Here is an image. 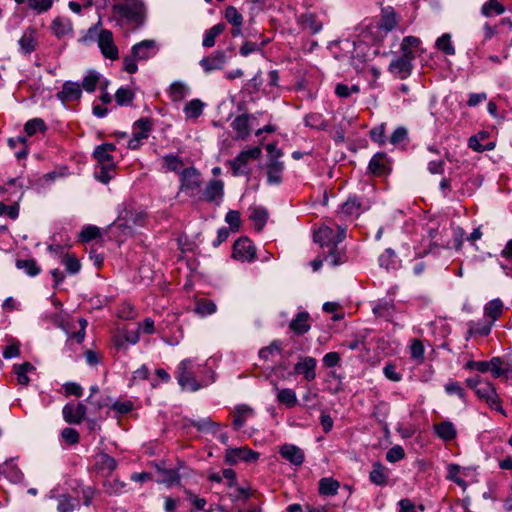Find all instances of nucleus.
Wrapping results in <instances>:
<instances>
[{"label":"nucleus","instance_id":"nucleus-1","mask_svg":"<svg viewBox=\"0 0 512 512\" xmlns=\"http://www.w3.org/2000/svg\"><path fill=\"white\" fill-rule=\"evenodd\" d=\"M345 237L346 228L342 226H337V231H334L331 227L322 225L315 232V242L319 243L321 247L330 248L325 259L331 266H337L345 262V255L337 249V245L342 242Z\"/></svg>","mask_w":512,"mask_h":512},{"label":"nucleus","instance_id":"nucleus-2","mask_svg":"<svg viewBox=\"0 0 512 512\" xmlns=\"http://www.w3.org/2000/svg\"><path fill=\"white\" fill-rule=\"evenodd\" d=\"M159 48L154 40H143L131 48V55H127L123 59L124 70L130 74L138 70L136 61H146L154 57Z\"/></svg>","mask_w":512,"mask_h":512},{"label":"nucleus","instance_id":"nucleus-3","mask_svg":"<svg viewBox=\"0 0 512 512\" xmlns=\"http://www.w3.org/2000/svg\"><path fill=\"white\" fill-rule=\"evenodd\" d=\"M112 11L119 21L141 25L145 17V7L141 0H122L112 6Z\"/></svg>","mask_w":512,"mask_h":512},{"label":"nucleus","instance_id":"nucleus-4","mask_svg":"<svg viewBox=\"0 0 512 512\" xmlns=\"http://www.w3.org/2000/svg\"><path fill=\"white\" fill-rule=\"evenodd\" d=\"M199 367L192 359H184L179 363L176 378L183 390L196 392L209 384V382L201 383L196 379V368Z\"/></svg>","mask_w":512,"mask_h":512},{"label":"nucleus","instance_id":"nucleus-5","mask_svg":"<svg viewBox=\"0 0 512 512\" xmlns=\"http://www.w3.org/2000/svg\"><path fill=\"white\" fill-rule=\"evenodd\" d=\"M88 36L90 38L96 37L98 47L105 58L110 60L118 59V48L115 45L113 34L110 30L99 29L98 26H94L88 30Z\"/></svg>","mask_w":512,"mask_h":512},{"label":"nucleus","instance_id":"nucleus-6","mask_svg":"<svg viewBox=\"0 0 512 512\" xmlns=\"http://www.w3.org/2000/svg\"><path fill=\"white\" fill-rule=\"evenodd\" d=\"M261 156L259 147H252L239 153L236 158L229 161L234 176L248 175L250 173L249 162Z\"/></svg>","mask_w":512,"mask_h":512},{"label":"nucleus","instance_id":"nucleus-7","mask_svg":"<svg viewBox=\"0 0 512 512\" xmlns=\"http://www.w3.org/2000/svg\"><path fill=\"white\" fill-rule=\"evenodd\" d=\"M258 458L259 453L248 449L247 447L227 448L225 453V461L232 465L237 464L240 461L252 463L257 461Z\"/></svg>","mask_w":512,"mask_h":512},{"label":"nucleus","instance_id":"nucleus-8","mask_svg":"<svg viewBox=\"0 0 512 512\" xmlns=\"http://www.w3.org/2000/svg\"><path fill=\"white\" fill-rule=\"evenodd\" d=\"M233 257L242 262H250L256 257V249L248 238H240L234 243Z\"/></svg>","mask_w":512,"mask_h":512},{"label":"nucleus","instance_id":"nucleus-9","mask_svg":"<svg viewBox=\"0 0 512 512\" xmlns=\"http://www.w3.org/2000/svg\"><path fill=\"white\" fill-rule=\"evenodd\" d=\"M87 407L82 403H67L63 409L62 414L64 420L69 424H80L86 416Z\"/></svg>","mask_w":512,"mask_h":512},{"label":"nucleus","instance_id":"nucleus-10","mask_svg":"<svg viewBox=\"0 0 512 512\" xmlns=\"http://www.w3.org/2000/svg\"><path fill=\"white\" fill-rule=\"evenodd\" d=\"M317 361L311 356H301L294 366V373L303 375L307 381H313L316 378Z\"/></svg>","mask_w":512,"mask_h":512},{"label":"nucleus","instance_id":"nucleus-11","mask_svg":"<svg viewBox=\"0 0 512 512\" xmlns=\"http://www.w3.org/2000/svg\"><path fill=\"white\" fill-rule=\"evenodd\" d=\"M227 61V55L225 51L217 50L212 53L210 56L203 58L200 61V66L206 73L212 72L214 70H220L224 67Z\"/></svg>","mask_w":512,"mask_h":512},{"label":"nucleus","instance_id":"nucleus-12","mask_svg":"<svg viewBox=\"0 0 512 512\" xmlns=\"http://www.w3.org/2000/svg\"><path fill=\"white\" fill-rule=\"evenodd\" d=\"M366 208L363 207L360 199L356 195H351L340 206L338 213L345 217H356L361 214Z\"/></svg>","mask_w":512,"mask_h":512},{"label":"nucleus","instance_id":"nucleus-13","mask_svg":"<svg viewBox=\"0 0 512 512\" xmlns=\"http://www.w3.org/2000/svg\"><path fill=\"white\" fill-rule=\"evenodd\" d=\"M181 189L194 191L201 185L200 175L194 168L184 169L180 176Z\"/></svg>","mask_w":512,"mask_h":512},{"label":"nucleus","instance_id":"nucleus-14","mask_svg":"<svg viewBox=\"0 0 512 512\" xmlns=\"http://www.w3.org/2000/svg\"><path fill=\"white\" fill-rule=\"evenodd\" d=\"M412 61L403 57L393 59L389 65L391 73L397 75L400 79H405L410 76L412 71Z\"/></svg>","mask_w":512,"mask_h":512},{"label":"nucleus","instance_id":"nucleus-15","mask_svg":"<svg viewBox=\"0 0 512 512\" xmlns=\"http://www.w3.org/2000/svg\"><path fill=\"white\" fill-rule=\"evenodd\" d=\"M115 149L116 147L112 143H105L96 147L93 155L99 166L115 165L114 158L111 154Z\"/></svg>","mask_w":512,"mask_h":512},{"label":"nucleus","instance_id":"nucleus-16","mask_svg":"<svg viewBox=\"0 0 512 512\" xmlns=\"http://www.w3.org/2000/svg\"><path fill=\"white\" fill-rule=\"evenodd\" d=\"M491 373L494 378H503L505 380L512 379V366L500 357L491 359Z\"/></svg>","mask_w":512,"mask_h":512},{"label":"nucleus","instance_id":"nucleus-17","mask_svg":"<svg viewBox=\"0 0 512 512\" xmlns=\"http://www.w3.org/2000/svg\"><path fill=\"white\" fill-rule=\"evenodd\" d=\"M279 453L293 465L299 466L304 462L303 451L295 445L285 444L281 446Z\"/></svg>","mask_w":512,"mask_h":512},{"label":"nucleus","instance_id":"nucleus-18","mask_svg":"<svg viewBox=\"0 0 512 512\" xmlns=\"http://www.w3.org/2000/svg\"><path fill=\"white\" fill-rule=\"evenodd\" d=\"M23 54H31L37 46V32L34 28H27L18 41Z\"/></svg>","mask_w":512,"mask_h":512},{"label":"nucleus","instance_id":"nucleus-19","mask_svg":"<svg viewBox=\"0 0 512 512\" xmlns=\"http://www.w3.org/2000/svg\"><path fill=\"white\" fill-rule=\"evenodd\" d=\"M369 171L376 176H381L389 171V161L384 153H376L368 165Z\"/></svg>","mask_w":512,"mask_h":512},{"label":"nucleus","instance_id":"nucleus-20","mask_svg":"<svg viewBox=\"0 0 512 512\" xmlns=\"http://www.w3.org/2000/svg\"><path fill=\"white\" fill-rule=\"evenodd\" d=\"M284 163L279 160H269L267 164V182L270 185H278L282 182Z\"/></svg>","mask_w":512,"mask_h":512},{"label":"nucleus","instance_id":"nucleus-21","mask_svg":"<svg viewBox=\"0 0 512 512\" xmlns=\"http://www.w3.org/2000/svg\"><path fill=\"white\" fill-rule=\"evenodd\" d=\"M253 415L254 410L250 406L246 404L237 405L234 408L233 428L235 430L241 429L245 425L247 419L253 417Z\"/></svg>","mask_w":512,"mask_h":512},{"label":"nucleus","instance_id":"nucleus-22","mask_svg":"<svg viewBox=\"0 0 512 512\" xmlns=\"http://www.w3.org/2000/svg\"><path fill=\"white\" fill-rule=\"evenodd\" d=\"M51 29L56 37L62 38L72 34L73 25L69 18L60 16L53 20Z\"/></svg>","mask_w":512,"mask_h":512},{"label":"nucleus","instance_id":"nucleus-23","mask_svg":"<svg viewBox=\"0 0 512 512\" xmlns=\"http://www.w3.org/2000/svg\"><path fill=\"white\" fill-rule=\"evenodd\" d=\"M82 95L81 87L76 82L67 81L63 84L62 90L57 97L62 101L78 100Z\"/></svg>","mask_w":512,"mask_h":512},{"label":"nucleus","instance_id":"nucleus-24","mask_svg":"<svg viewBox=\"0 0 512 512\" xmlns=\"http://www.w3.org/2000/svg\"><path fill=\"white\" fill-rule=\"evenodd\" d=\"M55 500L57 512H73L80 506L79 499L69 494H60L55 497Z\"/></svg>","mask_w":512,"mask_h":512},{"label":"nucleus","instance_id":"nucleus-25","mask_svg":"<svg viewBox=\"0 0 512 512\" xmlns=\"http://www.w3.org/2000/svg\"><path fill=\"white\" fill-rule=\"evenodd\" d=\"M388 478L389 469L380 462L373 463L372 470L369 474L370 481L375 485L384 486L387 484Z\"/></svg>","mask_w":512,"mask_h":512},{"label":"nucleus","instance_id":"nucleus-26","mask_svg":"<svg viewBox=\"0 0 512 512\" xmlns=\"http://www.w3.org/2000/svg\"><path fill=\"white\" fill-rule=\"evenodd\" d=\"M310 327V315L307 312H299L289 325V328L298 335L308 332Z\"/></svg>","mask_w":512,"mask_h":512},{"label":"nucleus","instance_id":"nucleus-27","mask_svg":"<svg viewBox=\"0 0 512 512\" xmlns=\"http://www.w3.org/2000/svg\"><path fill=\"white\" fill-rule=\"evenodd\" d=\"M372 310L376 316L389 320L395 311L393 300L381 299L373 306Z\"/></svg>","mask_w":512,"mask_h":512},{"label":"nucleus","instance_id":"nucleus-28","mask_svg":"<svg viewBox=\"0 0 512 512\" xmlns=\"http://www.w3.org/2000/svg\"><path fill=\"white\" fill-rule=\"evenodd\" d=\"M434 431L435 434L444 441H451L457 435L454 424L447 420L434 425Z\"/></svg>","mask_w":512,"mask_h":512},{"label":"nucleus","instance_id":"nucleus-29","mask_svg":"<svg viewBox=\"0 0 512 512\" xmlns=\"http://www.w3.org/2000/svg\"><path fill=\"white\" fill-rule=\"evenodd\" d=\"M223 193L224 183L221 180H211L204 191V197L207 201L213 202L221 199Z\"/></svg>","mask_w":512,"mask_h":512},{"label":"nucleus","instance_id":"nucleus-30","mask_svg":"<svg viewBox=\"0 0 512 512\" xmlns=\"http://www.w3.org/2000/svg\"><path fill=\"white\" fill-rule=\"evenodd\" d=\"M231 126L237 134V139H245L250 133L249 116L246 114L237 116L231 123Z\"/></svg>","mask_w":512,"mask_h":512},{"label":"nucleus","instance_id":"nucleus-31","mask_svg":"<svg viewBox=\"0 0 512 512\" xmlns=\"http://www.w3.org/2000/svg\"><path fill=\"white\" fill-rule=\"evenodd\" d=\"M504 304L501 299L495 298L489 301L484 307V314L493 324L503 313Z\"/></svg>","mask_w":512,"mask_h":512},{"label":"nucleus","instance_id":"nucleus-32","mask_svg":"<svg viewBox=\"0 0 512 512\" xmlns=\"http://www.w3.org/2000/svg\"><path fill=\"white\" fill-rule=\"evenodd\" d=\"M116 460L108 454H101L97 457L96 467L102 475L109 476L116 468Z\"/></svg>","mask_w":512,"mask_h":512},{"label":"nucleus","instance_id":"nucleus-33","mask_svg":"<svg viewBox=\"0 0 512 512\" xmlns=\"http://www.w3.org/2000/svg\"><path fill=\"white\" fill-rule=\"evenodd\" d=\"M397 24L396 15L394 12H386L381 20L373 26L369 27V30L372 32L373 29L384 31L388 33L392 31Z\"/></svg>","mask_w":512,"mask_h":512},{"label":"nucleus","instance_id":"nucleus-34","mask_svg":"<svg viewBox=\"0 0 512 512\" xmlns=\"http://www.w3.org/2000/svg\"><path fill=\"white\" fill-rule=\"evenodd\" d=\"M189 93V87L183 82L176 81L170 85L169 97L173 102H181Z\"/></svg>","mask_w":512,"mask_h":512},{"label":"nucleus","instance_id":"nucleus-35","mask_svg":"<svg viewBox=\"0 0 512 512\" xmlns=\"http://www.w3.org/2000/svg\"><path fill=\"white\" fill-rule=\"evenodd\" d=\"M339 487H340L339 482L331 477H325L319 481V492L321 495H325V496L336 495Z\"/></svg>","mask_w":512,"mask_h":512},{"label":"nucleus","instance_id":"nucleus-36","mask_svg":"<svg viewBox=\"0 0 512 512\" xmlns=\"http://www.w3.org/2000/svg\"><path fill=\"white\" fill-rule=\"evenodd\" d=\"M268 212L263 207L251 208L250 219L253 221L257 231H261L266 224Z\"/></svg>","mask_w":512,"mask_h":512},{"label":"nucleus","instance_id":"nucleus-37","mask_svg":"<svg viewBox=\"0 0 512 512\" xmlns=\"http://www.w3.org/2000/svg\"><path fill=\"white\" fill-rule=\"evenodd\" d=\"M225 30V24L218 23L212 28L208 29L203 38L202 45L205 48H211L215 45V39Z\"/></svg>","mask_w":512,"mask_h":512},{"label":"nucleus","instance_id":"nucleus-38","mask_svg":"<svg viewBox=\"0 0 512 512\" xmlns=\"http://www.w3.org/2000/svg\"><path fill=\"white\" fill-rule=\"evenodd\" d=\"M277 400H278V402H280L281 404H284L288 408H293L298 403L297 395H296L295 391L290 388H284V389L278 390Z\"/></svg>","mask_w":512,"mask_h":512},{"label":"nucleus","instance_id":"nucleus-39","mask_svg":"<svg viewBox=\"0 0 512 512\" xmlns=\"http://www.w3.org/2000/svg\"><path fill=\"white\" fill-rule=\"evenodd\" d=\"M204 103L200 99H194L188 102L184 107V113L186 118L188 119H196L198 118L204 108Z\"/></svg>","mask_w":512,"mask_h":512},{"label":"nucleus","instance_id":"nucleus-40","mask_svg":"<svg viewBox=\"0 0 512 512\" xmlns=\"http://www.w3.org/2000/svg\"><path fill=\"white\" fill-rule=\"evenodd\" d=\"M13 370L17 376L18 384L22 386H27L29 384V378L27 376V373L34 370V366L29 362H25L20 365H14Z\"/></svg>","mask_w":512,"mask_h":512},{"label":"nucleus","instance_id":"nucleus-41","mask_svg":"<svg viewBox=\"0 0 512 512\" xmlns=\"http://www.w3.org/2000/svg\"><path fill=\"white\" fill-rule=\"evenodd\" d=\"M304 122L306 126L318 130H324L328 127V124L321 113H309L305 116Z\"/></svg>","mask_w":512,"mask_h":512},{"label":"nucleus","instance_id":"nucleus-42","mask_svg":"<svg viewBox=\"0 0 512 512\" xmlns=\"http://www.w3.org/2000/svg\"><path fill=\"white\" fill-rule=\"evenodd\" d=\"M396 253L393 249L387 248L379 256V265L387 270L395 269L397 265Z\"/></svg>","mask_w":512,"mask_h":512},{"label":"nucleus","instance_id":"nucleus-43","mask_svg":"<svg viewBox=\"0 0 512 512\" xmlns=\"http://www.w3.org/2000/svg\"><path fill=\"white\" fill-rule=\"evenodd\" d=\"M151 130V123L147 118H141L135 122L133 134L141 140L147 139Z\"/></svg>","mask_w":512,"mask_h":512},{"label":"nucleus","instance_id":"nucleus-44","mask_svg":"<svg viewBox=\"0 0 512 512\" xmlns=\"http://www.w3.org/2000/svg\"><path fill=\"white\" fill-rule=\"evenodd\" d=\"M16 267L22 269L29 276H36L40 272V268L33 259H19L16 261Z\"/></svg>","mask_w":512,"mask_h":512},{"label":"nucleus","instance_id":"nucleus-45","mask_svg":"<svg viewBox=\"0 0 512 512\" xmlns=\"http://www.w3.org/2000/svg\"><path fill=\"white\" fill-rule=\"evenodd\" d=\"M46 129V124L41 118H33L27 121L24 126V130L28 136H33L38 131L44 132Z\"/></svg>","mask_w":512,"mask_h":512},{"label":"nucleus","instance_id":"nucleus-46","mask_svg":"<svg viewBox=\"0 0 512 512\" xmlns=\"http://www.w3.org/2000/svg\"><path fill=\"white\" fill-rule=\"evenodd\" d=\"M160 479L158 482L164 483L167 486H172L174 484H179L180 476L177 471L172 469H163L159 470Z\"/></svg>","mask_w":512,"mask_h":512},{"label":"nucleus","instance_id":"nucleus-47","mask_svg":"<svg viewBox=\"0 0 512 512\" xmlns=\"http://www.w3.org/2000/svg\"><path fill=\"white\" fill-rule=\"evenodd\" d=\"M436 48L438 50H441L446 55H454L455 54V48L451 41L450 34H443L436 40Z\"/></svg>","mask_w":512,"mask_h":512},{"label":"nucleus","instance_id":"nucleus-48","mask_svg":"<svg viewBox=\"0 0 512 512\" xmlns=\"http://www.w3.org/2000/svg\"><path fill=\"white\" fill-rule=\"evenodd\" d=\"M409 349H410L411 358L413 360L417 361L418 363L423 362L425 348H424L423 343L420 340H418V339L411 340Z\"/></svg>","mask_w":512,"mask_h":512},{"label":"nucleus","instance_id":"nucleus-49","mask_svg":"<svg viewBox=\"0 0 512 512\" xmlns=\"http://www.w3.org/2000/svg\"><path fill=\"white\" fill-rule=\"evenodd\" d=\"M505 11L503 5L497 0H490L482 6V14L486 17L500 15Z\"/></svg>","mask_w":512,"mask_h":512},{"label":"nucleus","instance_id":"nucleus-50","mask_svg":"<svg viewBox=\"0 0 512 512\" xmlns=\"http://www.w3.org/2000/svg\"><path fill=\"white\" fill-rule=\"evenodd\" d=\"M302 23L306 28H309L313 34L319 33L323 27L322 23L314 14H304L302 16Z\"/></svg>","mask_w":512,"mask_h":512},{"label":"nucleus","instance_id":"nucleus-51","mask_svg":"<svg viewBox=\"0 0 512 512\" xmlns=\"http://www.w3.org/2000/svg\"><path fill=\"white\" fill-rule=\"evenodd\" d=\"M98 169L95 171V178L99 182L107 184L113 177L115 165L99 166Z\"/></svg>","mask_w":512,"mask_h":512},{"label":"nucleus","instance_id":"nucleus-52","mask_svg":"<svg viewBox=\"0 0 512 512\" xmlns=\"http://www.w3.org/2000/svg\"><path fill=\"white\" fill-rule=\"evenodd\" d=\"M115 99L120 106L128 105L134 99V93L128 88L121 87L116 91Z\"/></svg>","mask_w":512,"mask_h":512},{"label":"nucleus","instance_id":"nucleus-53","mask_svg":"<svg viewBox=\"0 0 512 512\" xmlns=\"http://www.w3.org/2000/svg\"><path fill=\"white\" fill-rule=\"evenodd\" d=\"M190 424L196 427L199 431H212L215 432L214 428H218L219 424L212 421L211 418L206 417L199 420H191Z\"/></svg>","mask_w":512,"mask_h":512},{"label":"nucleus","instance_id":"nucleus-54","mask_svg":"<svg viewBox=\"0 0 512 512\" xmlns=\"http://www.w3.org/2000/svg\"><path fill=\"white\" fill-rule=\"evenodd\" d=\"M61 263L65 266V269L70 274H77L80 271L81 264L79 260L69 254H66L63 258Z\"/></svg>","mask_w":512,"mask_h":512},{"label":"nucleus","instance_id":"nucleus-55","mask_svg":"<svg viewBox=\"0 0 512 512\" xmlns=\"http://www.w3.org/2000/svg\"><path fill=\"white\" fill-rule=\"evenodd\" d=\"M100 81V75L95 71H90L82 82V87L87 92H93Z\"/></svg>","mask_w":512,"mask_h":512},{"label":"nucleus","instance_id":"nucleus-56","mask_svg":"<svg viewBox=\"0 0 512 512\" xmlns=\"http://www.w3.org/2000/svg\"><path fill=\"white\" fill-rule=\"evenodd\" d=\"M126 484L117 479L106 481L104 483V488L106 493L109 495H120L124 492Z\"/></svg>","mask_w":512,"mask_h":512},{"label":"nucleus","instance_id":"nucleus-57","mask_svg":"<svg viewBox=\"0 0 512 512\" xmlns=\"http://www.w3.org/2000/svg\"><path fill=\"white\" fill-rule=\"evenodd\" d=\"M225 18L233 26H242L243 24V16L234 6L226 8Z\"/></svg>","mask_w":512,"mask_h":512},{"label":"nucleus","instance_id":"nucleus-58","mask_svg":"<svg viewBox=\"0 0 512 512\" xmlns=\"http://www.w3.org/2000/svg\"><path fill=\"white\" fill-rule=\"evenodd\" d=\"M216 309V304L212 301L201 300L197 302L195 311L201 316H206L215 313Z\"/></svg>","mask_w":512,"mask_h":512},{"label":"nucleus","instance_id":"nucleus-59","mask_svg":"<svg viewBox=\"0 0 512 512\" xmlns=\"http://www.w3.org/2000/svg\"><path fill=\"white\" fill-rule=\"evenodd\" d=\"M476 394L480 399L486 401L490 397H493L495 394H497V392L495 386L492 383L483 382L481 386L477 388Z\"/></svg>","mask_w":512,"mask_h":512},{"label":"nucleus","instance_id":"nucleus-60","mask_svg":"<svg viewBox=\"0 0 512 512\" xmlns=\"http://www.w3.org/2000/svg\"><path fill=\"white\" fill-rule=\"evenodd\" d=\"M408 140V131L404 127H398L390 136V143L394 146L402 145Z\"/></svg>","mask_w":512,"mask_h":512},{"label":"nucleus","instance_id":"nucleus-61","mask_svg":"<svg viewBox=\"0 0 512 512\" xmlns=\"http://www.w3.org/2000/svg\"><path fill=\"white\" fill-rule=\"evenodd\" d=\"M405 457V451L400 445H394L386 453V460L390 463H396Z\"/></svg>","mask_w":512,"mask_h":512},{"label":"nucleus","instance_id":"nucleus-62","mask_svg":"<svg viewBox=\"0 0 512 512\" xmlns=\"http://www.w3.org/2000/svg\"><path fill=\"white\" fill-rule=\"evenodd\" d=\"M182 166L183 162L174 155H166L163 158V167L166 171H178Z\"/></svg>","mask_w":512,"mask_h":512},{"label":"nucleus","instance_id":"nucleus-63","mask_svg":"<svg viewBox=\"0 0 512 512\" xmlns=\"http://www.w3.org/2000/svg\"><path fill=\"white\" fill-rule=\"evenodd\" d=\"M28 7L42 13L48 11L53 4V0H27Z\"/></svg>","mask_w":512,"mask_h":512},{"label":"nucleus","instance_id":"nucleus-64","mask_svg":"<svg viewBox=\"0 0 512 512\" xmlns=\"http://www.w3.org/2000/svg\"><path fill=\"white\" fill-rule=\"evenodd\" d=\"M95 411H99L103 408L110 407L112 398L109 396L98 395L93 400L87 401Z\"/></svg>","mask_w":512,"mask_h":512}]
</instances>
